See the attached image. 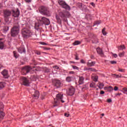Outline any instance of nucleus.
I'll return each instance as SVG.
<instances>
[{"label": "nucleus", "mask_w": 127, "mask_h": 127, "mask_svg": "<svg viewBox=\"0 0 127 127\" xmlns=\"http://www.w3.org/2000/svg\"><path fill=\"white\" fill-rule=\"evenodd\" d=\"M121 95H122L121 93H116L115 94V96H121Z\"/></svg>", "instance_id": "56"}, {"label": "nucleus", "mask_w": 127, "mask_h": 127, "mask_svg": "<svg viewBox=\"0 0 127 127\" xmlns=\"http://www.w3.org/2000/svg\"><path fill=\"white\" fill-rule=\"evenodd\" d=\"M2 7V5L1 4V3H0V8H1Z\"/></svg>", "instance_id": "61"}, {"label": "nucleus", "mask_w": 127, "mask_h": 127, "mask_svg": "<svg viewBox=\"0 0 127 127\" xmlns=\"http://www.w3.org/2000/svg\"><path fill=\"white\" fill-rule=\"evenodd\" d=\"M96 51L98 54H99V55H101V56L104 55V53H103V50H102V49L100 48H97L96 49Z\"/></svg>", "instance_id": "21"}, {"label": "nucleus", "mask_w": 127, "mask_h": 127, "mask_svg": "<svg viewBox=\"0 0 127 127\" xmlns=\"http://www.w3.org/2000/svg\"><path fill=\"white\" fill-rule=\"evenodd\" d=\"M84 80L85 78L83 76H79V79L78 80V85H82L84 83Z\"/></svg>", "instance_id": "20"}, {"label": "nucleus", "mask_w": 127, "mask_h": 127, "mask_svg": "<svg viewBox=\"0 0 127 127\" xmlns=\"http://www.w3.org/2000/svg\"><path fill=\"white\" fill-rule=\"evenodd\" d=\"M90 88H95L96 87V83L94 82H92L90 84Z\"/></svg>", "instance_id": "31"}, {"label": "nucleus", "mask_w": 127, "mask_h": 127, "mask_svg": "<svg viewBox=\"0 0 127 127\" xmlns=\"http://www.w3.org/2000/svg\"><path fill=\"white\" fill-rule=\"evenodd\" d=\"M40 22H43L45 25H49L50 24V21L49 19L45 17H42L40 18Z\"/></svg>", "instance_id": "8"}, {"label": "nucleus", "mask_w": 127, "mask_h": 127, "mask_svg": "<svg viewBox=\"0 0 127 127\" xmlns=\"http://www.w3.org/2000/svg\"><path fill=\"white\" fill-rule=\"evenodd\" d=\"M50 49H51L50 48L44 47V50H50Z\"/></svg>", "instance_id": "49"}, {"label": "nucleus", "mask_w": 127, "mask_h": 127, "mask_svg": "<svg viewBox=\"0 0 127 127\" xmlns=\"http://www.w3.org/2000/svg\"><path fill=\"white\" fill-rule=\"evenodd\" d=\"M60 102L61 103H65V101L63 100V94L58 93L56 95V99H54L53 107H57L59 105Z\"/></svg>", "instance_id": "1"}, {"label": "nucleus", "mask_w": 127, "mask_h": 127, "mask_svg": "<svg viewBox=\"0 0 127 127\" xmlns=\"http://www.w3.org/2000/svg\"><path fill=\"white\" fill-rule=\"evenodd\" d=\"M3 14H4V17L5 18H7L8 16H10L11 15V11L9 10H3Z\"/></svg>", "instance_id": "14"}, {"label": "nucleus", "mask_w": 127, "mask_h": 127, "mask_svg": "<svg viewBox=\"0 0 127 127\" xmlns=\"http://www.w3.org/2000/svg\"><path fill=\"white\" fill-rule=\"evenodd\" d=\"M99 40H97L96 41H95L94 43H98Z\"/></svg>", "instance_id": "60"}, {"label": "nucleus", "mask_w": 127, "mask_h": 127, "mask_svg": "<svg viewBox=\"0 0 127 127\" xmlns=\"http://www.w3.org/2000/svg\"><path fill=\"white\" fill-rule=\"evenodd\" d=\"M90 71H96V69L91 67Z\"/></svg>", "instance_id": "51"}, {"label": "nucleus", "mask_w": 127, "mask_h": 127, "mask_svg": "<svg viewBox=\"0 0 127 127\" xmlns=\"http://www.w3.org/2000/svg\"><path fill=\"white\" fill-rule=\"evenodd\" d=\"M69 115L67 113L64 114V116L66 117V118H68L69 117Z\"/></svg>", "instance_id": "54"}, {"label": "nucleus", "mask_w": 127, "mask_h": 127, "mask_svg": "<svg viewBox=\"0 0 127 127\" xmlns=\"http://www.w3.org/2000/svg\"><path fill=\"white\" fill-rule=\"evenodd\" d=\"M13 57L16 59H17V58L19 57V54H18L17 51H13Z\"/></svg>", "instance_id": "24"}, {"label": "nucleus", "mask_w": 127, "mask_h": 127, "mask_svg": "<svg viewBox=\"0 0 127 127\" xmlns=\"http://www.w3.org/2000/svg\"><path fill=\"white\" fill-rule=\"evenodd\" d=\"M12 14L14 17H18L19 14H20L18 8H17L16 10H12Z\"/></svg>", "instance_id": "10"}, {"label": "nucleus", "mask_w": 127, "mask_h": 127, "mask_svg": "<svg viewBox=\"0 0 127 127\" xmlns=\"http://www.w3.org/2000/svg\"><path fill=\"white\" fill-rule=\"evenodd\" d=\"M22 36L24 38H29L33 35V33L29 29L24 28L21 30Z\"/></svg>", "instance_id": "2"}, {"label": "nucleus", "mask_w": 127, "mask_h": 127, "mask_svg": "<svg viewBox=\"0 0 127 127\" xmlns=\"http://www.w3.org/2000/svg\"><path fill=\"white\" fill-rule=\"evenodd\" d=\"M30 92L31 93V95L33 96V99H36V100H37L39 98V91L36 90L35 89H31Z\"/></svg>", "instance_id": "7"}, {"label": "nucleus", "mask_w": 127, "mask_h": 127, "mask_svg": "<svg viewBox=\"0 0 127 127\" xmlns=\"http://www.w3.org/2000/svg\"><path fill=\"white\" fill-rule=\"evenodd\" d=\"M98 88H99V89H103V88H104V83H99Z\"/></svg>", "instance_id": "33"}, {"label": "nucleus", "mask_w": 127, "mask_h": 127, "mask_svg": "<svg viewBox=\"0 0 127 127\" xmlns=\"http://www.w3.org/2000/svg\"><path fill=\"white\" fill-rule=\"evenodd\" d=\"M98 78L99 77L98 76V75H96L92 77V79L93 81H94V82H98Z\"/></svg>", "instance_id": "26"}, {"label": "nucleus", "mask_w": 127, "mask_h": 127, "mask_svg": "<svg viewBox=\"0 0 127 127\" xmlns=\"http://www.w3.org/2000/svg\"><path fill=\"white\" fill-rule=\"evenodd\" d=\"M91 59H93L94 58V56H91Z\"/></svg>", "instance_id": "62"}, {"label": "nucleus", "mask_w": 127, "mask_h": 127, "mask_svg": "<svg viewBox=\"0 0 127 127\" xmlns=\"http://www.w3.org/2000/svg\"><path fill=\"white\" fill-rule=\"evenodd\" d=\"M103 35H107V32H106V28H103L102 31Z\"/></svg>", "instance_id": "30"}, {"label": "nucleus", "mask_w": 127, "mask_h": 127, "mask_svg": "<svg viewBox=\"0 0 127 127\" xmlns=\"http://www.w3.org/2000/svg\"><path fill=\"white\" fill-rule=\"evenodd\" d=\"M9 28L7 26H6L4 28V31H8Z\"/></svg>", "instance_id": "44"}, {"label": "nucleus", "mask_w": 127, "mask_h": 127, "mask_svg": "<svg viewBox=\"0 0 127 127\" xmlns=\"http://www.w3.org/2000/svg\"><path fill=\"white\" fill-rule=\"evenodd\" d=\"M69 63H70V64H71V63H72V64H75V63H76L75 62H73V61H70L69 62Z\"/></svg>", "instance_id": "58"}, {"label": "nucleus", "mask_w": 127, "mask_h": 127, "mask_svg": "<svg viewBox=\"0 0 127 127\" xmlns=\"http://www.w3.org/2000/svg\"><path fill=\"white\" fill-rule=\"evenodd\" d=\"M105 94V91H103V90H101V91H100V94H101V95H103V94Z\"/></svg>", "instance_id": "52"}, {"label": "nucleus", "mask_w": 127, "mask_h": 127, "mask_svg": "<svg viewBox=\"0 0 127 127\" xmlns=\"http://www.w3.org/2000/svg\"><path fill=\"white\" fill-rule=\"evenodd\" d=\"M69 74H71L73 75V74L75 73V72H74V71H69Z\"/></svg>", "instance_id": "57"}, {"label": "nucleus", "mask_w": 127, "mask_h": 127, "mask_svg": "<svg viewBox=\"0 0 127 127\" xmlns=\"http://www.w3.org/2000/svg\"><path fill=\"white\" fill-rule=\"evenodd\" d=\"M58 3L63 8H64V9H66V10H71V7H70L68 4L66 3L65 1L59 0Z\"/></svg>", "instance_id": "6"}, {"label": "nucleus", "mask_w": 127, "mask_h": 127, "mask_svg": "<svg viewBox=\"0 0 127 127\" xmlns=\"http://www.w3.org/2000/svg\"><path fill=\"white\" fill-rule=\"evenodd\" d=\"M21 79L23 82L22 85H24V86H29V81L26 77H21Z\"/></svg>", "instance_id": "12"}, {"label": "nucleus", "mask_w": 127, "mask_h": 127, "mask_svg": "<svg viewBox=\"0 0 127 127\" xmlns=\"http://www.w3.org/2000/svg\"><path fill=\"white\" fill-rule=\"evenodd\" d=\"M53 68L56 69L57 70H59V66L57 65L53 66Z\"/></svg>", "instance_id": "40"}, {"label": "nucleus", "mask_w": 127, "mask_h": 127, "mask_svg": "<svg viewBox=\"0 0 127 127\" xmlns=\"http://www.w3.org/2000/svg\"><path fill=\"white\" fill-rule=\"evenodd\" d=\"M1 74L5 79H7V78H8V70L6 69H3L1 71Z\"/></svg>", "instance_id": "15"}, {"label": "nucleus", "mask_w": 127, "mask_h": 127, "mask_svg": "<svg viewBox=\"0 0 127 127\" xmlns=\"http://www.w3.org/2000/svg\"><path fill=\"white\" fill-rule=\"evenodd\" d=\"M118 90H119V87H118L117 86H115L114 91H118Z\"/></svg>", "instance_id": "50"}, {"label": "nucleus", "mask_w": 127, "mask_h": 127, "mask_svg": "<svg viewBox=\"0 0 127 127\" xmlns=\"http://www.w3.org/2000/svg\"><path fill=\"white\" fill-rule=\"evenodd\" d=\"M5 86V83L4 82H0V90H2Z\"/></svg>", "instance_id": "25"}, {"label": "nucleus", "mask_w": 127, "mask_h": 127, "mask_svg": "<svg viewBox=\"0 0 127 127\" xmlns=\"http://www.w3.org/2000/svg\"><path fill=\"white\" fill-rule=\"evenodd\" d=\"M91 68H87L86 69V71H90V70H91Z\"/></svg>", "instance_id": "59"}, {"label": "nucleus", "mask_w": 127, "mask_h": 127, "mask_svg": "<svg viewBox=\"0 0 127 127\" xmlns=\"http://www.w3.org/2000/svg\"><path fill=\"white\" fill-rule=\"evenodd\" d=\"M107 102H108V103H111V102H112V99H108L107 100Z\"/></svg>", "instance_id": "55"}, {"label": "nucleus", "mask_w": 127, "mask_h": 127, "mask_svg": "<svg viewBox=\"0 0 127 127\" xmlns=\"http://www.w3.org/2000/svg\"><path fill=\"white\" fill-rule=\"evenodd\" d=\"M35 53L37 54V55H41V53L39 51H35Z\"/></svg>", "instance_id": "38"}, {"label": "nucleus", "mask_w": 127, "mask_h": 127, "mask_svg": "<svg viewBox=\"0 0 127 127\" xmlns=\"http://www.w3.org/2000/svg\"><path fill=\"white\" fill-rule=\"evenodd\" d=\"M101 116H105V114H101Z\"/></svg>", "instance_id": "63"}, {"label": "nucleus", "mask_w": 127, "mask_h": 127, "mask_svg": "<svg viewBox=\"0 0 127 127\" xmlns=\"http://www.w3.org/2000/svg\"><path fill=\"white\" fill-rule=\"evenodd\" d=\"M24 72H25V73L24 75H26L27 73H29V71H30V66H26L24 67L23 69Z\"/></svg>", "instance_id": "17"}, {"label": "nucleus", "mask_w": 127, "mask_h": 127, "mask_svg": "<svg viewBox=\"0 0 127 127\" xmlns=\"http://www.w3.org/2000/svg\"><path fill=\"white\" fill-rule=\"evenodd\" d=\"M96 64V62H91V63L88 62L87 65L88 67H93V66H95Z\"/></svg>", "instance_id": "23"}, {"label": "nucleus", "mask_w": 127, "mask_h": 127, "mask_svg": "<svg viewBox=\"0 0 127 127\" xmlns=\"http://www.w3.org/2000/svg\"><path fill=\"white\" fill-rule=\"evenodd\" d=\"M56 19L58 23L61 24L62 23V19L60 18V16L57 14L56 15Z\"/></svg>", "instance_id": "19"}, {"label": "nucleus", "mask_w": 127, "mask_h": 127, "mask_svg": "<svg viewBox=\"0 0 127 127\" xmlns=\"http://www.w3.org/2000/svg\"><path fill=\"white\" fill-rule=\"evenodd\" d=\"M119 57H124L125 56V52H123L122 53H120L119 54Z\"/></svg>", "instance_id": "34"}, {"label": "nucleus", "mask_w": 127, "mask_h": 127, "mask_svg": "<svg viewBox=\"0 0 127 127\" xmlns=\"http://www.w3.org/2000/svg\"><path fill=\"white\" fill-rule=\"evenodd\" d=\"M81 44V42L80 41H75L73 43V45L76 46V45H80Z\"/></svg>", "instance_id": "29"}, {"label": "nucleus", "mask_w": 127, "mask_h": 127, "mask_svg": "<svg viewBox=\"0 0 127 127\" xmlns=\"http://www.w3.org/2000/svg\"><path fill=\"white\" fill-rule=\"evenodd\" d=\"M75 60H79V57L78 56V55H75Z\"/></svg>", "instance_id": "48"}, {"label": "nucleus", "mask_w": 127, "mask_h": 127, "mask_svg": "<svg viewBox=\"0 0 127 127\" xmlns=\"http://www.w3.org/2000/svg\"><path fill=\"white\" fill-rule=\"evenodd\" d=\"M119 50H124V49H126V47L125 45H121L118 47Z\"/></svg>", "instance_id": "28"}, {"label": "nucleus", "mask_w": 127, "mask_h": 127, "mask_svg": "<svg viewBox=\"0 0 127 127\" xmlns=\"http://www.w3.org/2000/svg\"><path fill=\"white\" fill-rule=\"evenodd\" d=\"M3 105L0 104V120H3V118H4L5 114L3 112Z\"/></svg>", "instance_id": "9"}, {"label": "nucleus", "mask_w": 127, "mask_h": 127, "mask_svg": "<svg viewBox=\"0 0 127 127\" xmlns=\"http://www.w3.org/2000/svg\"><path fill=\"white\" fill-rule=\"evenodd\" d=\"M75 79V77L74 76H67L66 78V82H68V83H70L72 82L74 79Z\"/></svg>", "instance_id": "18"}, {"label": "nucleus", "mask_w": 127, "mask_h": 127, "mask_svg": "<svg viewBox=\"0 0 127 127\" xmlns=\"http://www.w3.org/2000/svg\"><path fill=\"white\" fill-rule=\"evenodd\" d=\"M0 40H1V39H0V49L2 50L4 48V43Z\"/></svg>", "instance_id": "22"}, {"label": "nucleus", "mask_w": 127, "mask_h": 127, "mask_svg": "<svg viewBox=\"0 0 127 127\" xmlns=\"http://www.w3.org/2000/svg\"><path fill=\"white\" fill-rule=\"evenodd\" d=\"M110 63L111 64H117V62L115 61H110Z\"/></svg>", "instance_id": "46"}, {"label": "nucleus", "mask_w": 127, "mask_h": 127, "mask_svg": "<svg viewBox=\"0 0 127 127\" xmlns=\"http://www.w3.org/2000/svg\"><path fill=\"white\" fill-rule=\"evenodd\" d=\"M25 2H26L27 3H30V2H31V1H32V0H24Z\"/></svg>", "instance_id": "41"}, {"label": "nucleus", "mask_w": 127, "mask_h": 127, "mask_svg": "<svg viewBox=\"0 0 127 127\" xmlns=\"http://www.w3.org/2000/svg\"><path fill=\"white\" fill-rule=\"evenodd\" d=\"M39 12L41 14L43 15H46V16H50V12L48 10V8L46 6H42L39 8Z\"/></svg>", "instance_id": "4"}, {"label": "nucleus", "mask_w": 127, "mask_h": 127, "mask_svg": "<svg viewBox=\"0 0 127 127\" xmlns=\"http://www.w3.org/2000/svg\"><path fill=\"white\" fill-rule=\"evenodd\" d=\"M80 63H81V64H86V62L84 61L83 59H81L80 60Z\"/></svg>", "instance_id": "42"}, {"label": "nucleus", "mask_w": 127, "mask_h": 127, "mask_svg": "<svg viewBox=\"0 0 127 127\" xmlns=\"http://www.w3.org/2000/svg\"><path fill=\"white\" fill-rule=\"evenodd\" d=\"M40 44H41L42 45H48V44L43 42H40Z\"/></svg>", "instance_id": "43"}, {"label": "nucleus", "mask_w": 127, "mask_h": 127, "mask_svg": "<svg viewBox=\"0 0 127 127\" xmlns=\"http://www.w3.org/2000/svg\"><path fill=\"white\" fill-rule=\"evenodd\" d=\"M112 56L115 58H117L118 57V55H117V54L112 53Z\"/></svg>", "instance_id": "45"}, {"label": "nucleus", "mask_w": 127, "mask_h": 127, "mask_svg": "<svg viewBox=\"0 0 127 127\" xmlns=\"http://www.w3.org/2000/svg\"><path fill=\"white\" fill-rule=\"evenodd\" d=\"M71 67L74 70H79V67H78V66H77L71 65Z\"/></svg>", "instance_id": "37"}, {"label": "nucleus", "mask_w": 127, "mask_h": 127, "mask_svg": "<svg viewBox=\"0 0 127 127\" xmlns=\"http://www.w3.org/2000/svg\"><path fill=\"white\" fill-rule=\"evenodd\" d=\"M109 88H113V87H112V86H110V87H109Z\"/></svg>", "instance_id": "64"}, {"label": "nucleus", "mask_w": 127, "mask_h": 127, "mask_svg": "<svg viewBox=\"0 0 127 127\" xmlns=\"http://www.w3.org/2000/svg\"><path fill=\"white\" fill-rule=\"evenodd\" d=\"M101 24V21H96L94 22V25H99Z\"/></svg>", "instance_id": "36"}, {"label": "nucleus", "mask_w": 127, "mask_h": 127, "mask_svg": "<svg viewBox=\"0 0 127 127\" xmlns=\"http://www.w3.org/2000/svg\"><path fill=\"white\" fill-rule=\"evenodd\" d=\"M77 6L79 7V8H82V7H83V4L82 3H77Z\"/></svg>", "instance_id": "32"}, {"label": "nucleus", "mask_w": 127, "mask_h": 127, "mask_svg": "<svg viewBox=\"0 0 127 127\" xmlns=\"http://www.w3.org/2000/svg\"><path fill=\"white\" fill-rule=\"evenodd\" d=\"M59 15L63 20V21H67V17H70L71 14L67 10H63L59 12Z\"/></svg>", "instance_id": "3"}, {"label": "nucleus", "mask_w": 127, "mask_h": 127, "mask_svg": "<svg viewBox=\"0 0 127 127\" xmlns=\"http://www.w3.org/2000/svg\"><path fill=\"white\" fill-rule=\"evenodd\" d=\"M117 78H123L121 74L116 75Z\"/></svg>", "instance_id": "39"}, {"label": "nucleus", "mask_w": 127, "mask_h": 127, "mask_svg": "<svg viewBox=\"0 0 127 127\" xmlns=\"http://www.w3.org/2000/svg\"><path fill=\"white\" fill-rule=\"evenodd\" d=\"M90 4L92 6H93V7H95V3H94V2H91V3H90Z\"/></svg>", "instance_id": "53"}, {"label": "nucleus", "mask_w": 127, "mask_h": 127, "mask_svg": "<svg viewBox=\"0 0 127 127\" xmlns=\"http://www.w3.org/2000/svg\"><path fill=\"white\" fill-rule=\"evenodd\" d=\"M54 85L56 88H59L61 86V81L58 80H55L54 81Z\"/></svg>", "instance_id": "16"}, {"label": "nucleus", "mask_w": 127, "mask_h": 127, "mask_svg": "<svg viewBox=\"0 0 127 127\" xmlns=\"http://www.w3.org/2000/svg\"><path fill=\"white\" fill-rule=\"evenodd\" d=\"M39 24H35V29H36L37 30H38V29H39Z\"/></svg>", "instance_id": "35"}, {"label": "nucleus", "mask_w": 127, "mask_h": 127, "mask_svg": "<svg viewBox=\"0 0 127 127\" xmlns=\"http://www.w3.org/2000/svg\"><path fill=\"white\" fill-rule=\"evenodd\" d=\"M19 33V26H14L11 29V36L15 37Z\"/></svg>", "instance_id": "5"}, {"label": "nucleus", "mask_w": 127, "mask_h": 127, "mask_svg": "<svg viewBox=\"0 0 127 127\" xmlns=\"http://www.w3.org/2000/svg\"><path fill=\"white\" fill-rule=\"evenodd\" d=\"M120 91L123 92L124 94H126L127 95V87H124L122 88V90H121Z\"/></svg>", "instance_id": "27"}, {"label": "nucleus", "mask_w": 127, "mask_h": 127, "mask_svg": "<svg viewBox=\"0 0 127 127\" xmlns=\"http://www.w3.org/2000/svg\"><path fill=\"white\" fill-rule=\"evenodd\" d=\"M67 93L69 95V96H73V95L75 94V88H74V87L72 86H70L68 88V91H67Z\"/></svg>", "instance_id": "11"}, {"label": "nucleus", "mask_w": 127, "mask_h": 127, "mask_svg": "<svg viewBox=\"0 0 127 127\" xmlns=\"http://www.w3.org/2000/svg\"><path fill=\"white\" fill-rule=\"evenodd\" d=\"M118 71L119 72H123V73H125V69H121L120 68Z\"/></svg>", "instance_id": "47"}, {"label": "nucleus", "mask_w": 127, "mask_h": 127, "mask_svg": "<svg viewBox=\"0 0 127 127\" xmlns=\"http://www.w3.org/2000/svg\"><path fill=\"white\" fill-rule=\"evenodd\" d=\"M17 50L18 51V52H19V53H20V54H22V53H26V50H25V48H24V46H21L19 48H17Z\"/></svg>", "instance_id": "13"}]
</instances>
